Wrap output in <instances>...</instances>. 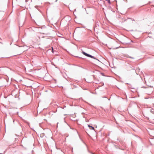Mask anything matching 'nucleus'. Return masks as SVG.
I'll list each match as a JSON object with an SVG mask.
<instances>
[{
	"label": "nucleus",
	"instance_id": "1",
	"mask_svg": "<svg viewBox=\"0 0 154 154\" xmlns=\"http://www.w3.org/2000/svg\"><path fill=\"white\" fill-rule=\"evenodd\" d=\"M82 53H83V54H84V55H85V56H86L89 57H90L91 58H93V56L85 53V52L84 51H82Z\"/></svg>",
	"mask_w": 154,
	"mask_h": 154
},
{
	"label": "nucleus",
	"instance_id": "2",
	"mask_svg": "<svg viewBox=\"0 0 154 154\" xmlns=\"http://www.w3.org/2000/svg\"><path fill=\"white\" fill-rule=\"evenodd\" d=\"M88 126L89 128H90V129H93V130H94V128L93 127H92L91 126H90V125H88Z\"/></svg>",
	"mask_w": 154,
	"mask_h": 154
},
{
	"label": "nucleus",
	"instance_id": "3",
	"mask_svg": "<svg viewBox=\"0 0 154 154\" xmlns=\"http://www.w3.org/2000/svg\"><path fill=\"white\" fill-rule=\"evenodd\" d=\"M52 52L53 53V48L52 47Z\"/></svg>",
	"mask_w": 154,
	"mask_h": 154
},
{
	"label": "nucleus",
	"instance_id": "4",
	"mask_svg": "<svg viewBox=\"0 0 154 154\" xmlns=\"http://www.w3.org/2000/svg\"><path fill=\"white\" fill-rule=\"evenodd\" d=\"M128 20H131V19H129V18L128 19Z\"/></svg>",
	"mask_w": 154,
	"mask_h": 154
}]
</instances>
